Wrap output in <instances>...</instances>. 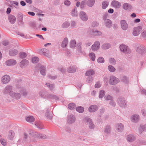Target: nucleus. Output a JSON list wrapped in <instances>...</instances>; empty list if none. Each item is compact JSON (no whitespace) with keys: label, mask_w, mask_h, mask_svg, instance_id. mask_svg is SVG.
I'll return each instance as SVG.
<instances>
[{"label":"nucleus","mask_w":146,"mask_h":146,"mask_svg":"<svg viewBox=\"0 0 146 146\" xmlns=\"http://www.w3.org/2000/svg\"><path fill=\"white\" fill-rule=\"evenodd\" d=\"M117 103L122 108H125L127 106V103L125 99L121 97H119L117 99Z\"/></svg>","instance_id":"obj_3"},{"label":"nucleus","mask_w":146,"mask_h":146,"mask_svg":"<svg viewBox=\"0 0 146 146\" xmlns=\"http://www.w3.org/2000/svg\"><path fill=\"white\" fill-rule=\"evenodd\" d=\"M105 91L103 90H101L100 92V94L99 95V98H102L103 97L104 95H105Z\"/></svg>","instance_id":"obj_57"},{"label":"nucleus","mask_w":146,"mask_h":146,"mask_svg":"<svg viewBox=\"0 0 146 146\" xmlns=\"http://www.w3.org/2000/svg\"><path fill=\"white\" fill-rule=\"evenodd\" d=\"M93 34L94 35L100 36L102 34V33L101 31L96 30L95 31H93Z\"/></svg>","instance_id":"obj_52"},{"label":"nucleus","mask_w":146,"mask_h":146,"mask_svg":"<svg viewBox=\"0 0 146 146\" xmlns=\"http://www.w3.org/2000/svg\"><path fill=\"white\" fill-rule=\"evenodd\" d=\"M95 3V0H88L86 2L87 5L89 7H92Z\"/></svg>","instance_id":"obj_36"},{"label":"nucleus","mask_w":146,"mask_h":146,"mask_svg":"<svg viewBox=\"0 0 146 146\" xmlns=\"http://www.w3.org/2000/svg\"><path fill=\"white\" fill-rule=\"evenodd\" d=\"M108 14L107 12L105 13L102 16V21L104 26L107 28L110 29L112 25V23L111 21L108 19Z\"/></svg>","instance_id":"obj_1"},{"label":"nucleus","mask_w":146,"mask_h":146,"mask_svg":"<svg viewBox=\"0 0 146 146\" xmlns=\"http://www.w3.org/2000/svg\"><path fill=\"white\" fill-rule=\"evenodd\" d=\"M111 5L115 8H119L121 6L120 3L116 1H113L111 3Z\"/></svg>","instance_id":"obj_22"},{"label":"nucleus","mask_w":146,"mask_h":146,"mask_svg":"<svg viewBox=\"0 0 146 146\" xmlns=\"http://www.w3.org/2000/svg\"><path fill=\"white\" fill-rule=\"evenodd\" d=\"M76 107V105L74 103H72L69 104L68 108L72 110L74 109Z\"/></svg>","instance_id":"obj_49"},{"label":"nucleus","mask_w":146,"mask_h":146,"mask_svg":"<svg viewBox=\"0 0 146 146\" xmlns=\"http://www.w3.org/2000/svg\"><path fill=\"white\" fill-rule=\"evenodd\" d=\"M46 85L47 86V87L49 88L51 90H52L54 88V84H50L49 83H46Z\"/></svg>","instance_id":"obj_47"},{"label":"nucleus","mask_w":146,"mask_h":146,"mask_svg":"<svg viewBox=\"0 0 146 146\" xmlns=\"http://www.w3.org/2000/svg\"><path fill=\"white\" fill-rule=\"evenodd\" d=\"M75 117L73 114L69 115L68 116L67 122L68 123L71 124L75 121Z\"/></svg>","instance_id":"obj_10"},{"label":"nucleus","mask_w":146,"mask_h":146,"mask_svg":"<svg viewBox=\"0 0 146 146\" xmlns=\"http://www.w3.org/2000/svg\"><path fill=\"white\" fill-rule=\"evenodd\" d=\"M49 110L48 109H47L46 111V115L47 117V118L49 119H52V114H50L49 112Z\"/></svg>","instance_id":"obj_41"},{"label":"nucleus","mask_w":146,"mask_h":146,"mask_svg":"<svg viewBox=\"0 0 146 146\" xmlns=\"http://www.w3.org/2000/svg\"><path fill=\"white\" fill-rule=\"evenodd\" d=\"M17 63L16 61L13 59L9 60L6 61L5 64L6 65L10 66L11 65H14Z\"/></svg>","instance_id":"obj_14"},{"label":"nucleus","mask_w":146,"mask_h":146,"mask_svg":"<svg viewBox=\"0 0 146 146\" xmlns=\"http://www.w3.org/2000/svg\"><path fill=\"white\" fill-rule=\"evenodd\" d=\"M109 3L108 1H104L102 2V8L103 9H105L108 6Z\"/></svg>","instance_id":"obj_37"},{"label":"nucleus","mask_w":146,"mask_h":146,"mask_svg":"<svg viewBox=\"0 0 146 146\" xmlns=\"http://www.w3.org/2000/svg\"><path fill=\"white\" fill-rule=\"evenodd\" d=\"M26 121L29 122H32L34 121L35 118L29 115L27 116L26 118Z\"/></svg>","instance_id":"obj_35"},{"label":"nucleus","mask_w":146,"mask_h":146,"mask_svg":"<svg viewBox=\"0 0 146 146\" xmlns=\"http://www.w3.org/2000/svg\"><path fill=\"white\" fill-rule=\"evenodd\" d=\"M110 47V44L108 43L104 44L102 46V48L104 49H107Z\"/></svg>","instance_id":"obj_40"},{"label":"nucleus","mask_w":146,"mask_h":146,"mask_svg":"<svg viewBox=\"0 0 146 146\" xmlns=\"http://www.w3.org/2000/svg\"><path fill=\"white\" fill-rule=\"evenodd\" d=\"M100 47V42L98 41H96L93 44L91 47L92 50L93 51H95L98 50Z\"/></svg>","instance_id":"obj_8"},{"label":"nucleus","mask_w":146,"mask_h":146,"mask_svg":"<svg viewBox=\"0 0 146 146\" xmlns=\"http://www.w3.org/2000/svg\"><path fill=\"white\" fill-rule=\"evenodd\" d=\"M121 80L125 83H127L129 82L127 78L125 76H123L121 77Z\"/></svg>","instance_id":"obj_50"},{"label":"nucleus","mask_w":146,"mask_h":146,"mask_svg":"<svg viewBox=\"0 0 146 146\" xmlns=\"http://www.w3.org/2000/svg\"><path fill=\"white\" fill-rule=\"evenodd\" d=\"M70 23L68 22H64L62 25V27L63 28H67L69 26Z\"/></svg>","instance_id":"obj_48"},{"label":"nucleus","mask_w":146,"mask_h":146,"mask_svg":"<svg viewBox=\"0 0 146 146\" xmlns=\"http://www.w3.org/2000/svg\"><path fill=\"white\" fill-rule=\"evenodd\" d=\"M18 51L15 49H13L10 50L9 51V55L11 56H14L18 54Z\"/></svg>","instance_id":"obj_24"},{"label":"nucleus","mask_w":146,"mask_h":146,"mask_svg":"<svg viewBox=\"0 0 146 146\" xmlns=\"http://www.w3.org/2000/svg\"><path fill=\"white\" fill-rule=\"evenodd\" d=\"M94 73L95 72L94 70L90 69L86 72L85 74V75L88 76H92V75H94Z\"/></svg>","instance_id":"obj_34"},{"label":"nucleus","mask_w":146,"mask_h":146,"mask_svg":"<svg viewBox=\"0 0 146 146\" xmlns=\"http://www.w3.org/2000/svg\"><path fill=\"white\" fill-rule=\"evenodd\" d=\"M8 19L10 23L11 24H14L16 21V19L15 17L11 14L9 15Z\"/></svg>","instance_id":"obj_20"},{"label":"nucleus","mask_w":146,"mask_h":146,"mask_svg":"<svg viewBox=\"0 0 146 146\" xmlns=\"http://www.w3.org/2000/svg\"><path fill=\"white\" fill-rule=\"evenodd\" d=\"M139 133L141 134L143 131L146 132V124L141 126L139 129Z\"/></svg>","instance_id":"obj_31"},{"label":"nucleus","mask_w":146,"mask_h":146,"mask_svg":"<svg viewBox=\"0 0 146 146\" xmlns=\"http://www.w3.org/2000/svg\"><path fill=\"white\" fill-rule=\"evenodd\" d=\"M10 77L8 75H5L3 76L2 78V82L3 84L8 83L10 80Z\"/></svg>","instance_id":"obj_15"},{"label":"nucleus","mask_w":146,"mask_h":146,"mask_svg":"<svg viewBox=\"0 0 146 146\" xmlns=\"http://www.w3.org/2000/svg\"><path fill=\"white\" fill-rule=\"evenodd\" d=\"M142 30V27L141 26H139L134 28L133 32V35L134 36H137L140 33Z\"/></svg>","instance_id":"obj_7"},{"label":"nucleus","mask_w":146,"mask_h":146,"mask_svg":"<svg viewBox=\"0 0 146 146\" xmlns=\"http://www.w3.org/2000/svg\"><path fill=\"white\" fill-rule=\"evenodd\" d=\"M64 4L68 6L70 5V1L66 0L64 1Z\"/></svg>","instance_id":"obj_64"},{"label":"nucleus","mask_w":146,"mask_h":146,"mask_svg":"<svg viewBox=\"0 0 146 146\" xmlns=\"http://www.w3.org/2000/svg\"><path fill=\"white\" fill-rule=\"evenodd\" d=\"M68 41L67 38H65L62 41L61 44V46L62 47L64 48L66 47L68 44Z\"/></svg>","instance_id":"obj_33"},{"label":"nucleus","mask_w":146,"mask_h":146,"mask_svg":"<svg viewBox=\"0 0 146 146\" xmlns=\"http://www.w3.org/2000/svg\"><path fill=\"white\" fill-rule=\"evenodd\" d=\"M109 104L113 107H114L115 106V103L113 99L110 101Z\"/></svg>","instance_id":"obj_62"},{"label":"nucleus","mask_w":146,"mask_h":146,"mask_svg":"<svg viewBox=\"0 0 146 146\" xmlns=\"http://www.w3.org/2000/svg\"><path fill=\"white\" fill-rule=\"evenodd\" d=\"M99 25V23L96 21H93L92 24V26L93 27H95L98 26Z\"/></svg>","instance_id":"obj_60"},{"label":"nucleus","mask_w":146,"mask_h":146,"mask_svg":"<svg viewBox=\"0 0 146 146\" xmlns=\"http://www.w3.org/2000/svg\"><path fill=\"white\" fill-rule=\"evenodd\" d=\"M98 109V107L96 105H94L91 106L89 108L88 110L90 112H94Z\"/></svg>","instance_id":"obj_19"},{"label":"nucleus","mask_w":146,"mask_h":146,"mask_svg":"<svg viewBox=\"0 0 146 146\" xmlns=\"http://www.w3.org/2000/svg\"><path fill=\"white\" fill-rule=\"evenodd\" d=\"M98 62L99 63H103L104 62V58L102 57H100L97 60Z\"/></svg>","instance_id":"obj_56"},{"label":"nucleus","mask_w":146,"mask_h":146,"mask_svg":"<svg viewBox=\"0 0 146 146\" xmlns=\"http://www.w3.org/2000/svg\"><path fill=\"white\" fill-rule=\"evenodd\" d=\"M89 56L90 60H92L93 61H95L96 58V56L94 53L93 52L90 53L89 54Z\"/></svg>","instance_id":"obj_42"},{"label":"nucleus","mask_w":146,"mask_h":146,"mask_svg":"<svg viewBox=\"0 0 146 146\" xmlns=\"http://www.w3.org/2000/svg\"><path fill=\"white\" fill-rule=\"evenodd\" d=\"M29 135L32 137L36 138L38 132L32 130H30L29 131Z\"/></svg>","instance_id":"obj_30"},{"label":"nucleus","mask_w":146,"mask_h":146,"mask_svg":"<svg viewBox=\"0 0 146 146\" xmlns=\"http://www.w3.org/2000/svg\"><path fill=\"white\" fill-rule=\"evenodd\" d=\"M76 45V41L75 40H72L70 42V46L71 48H74Z\"/></svg>","instance_id":"obj_45"},{"label":"nucleus","mask_w":146,"mask_h":146,"mask_svg":"<svg viewBox=\"0 0 146 146\" xmlns=\"http://www.w3.org/2000/svg\"><path fill=\"white\" fill-rule=\"evenodd\" d=\"M76 70V67L75 66H70L67 69V71L70 73L75 72Z\"/></svg>","instance_id":"obj_23"},{"label":"nucleus","mask_w":146,"mask_h":146,"mask_svg":"<svg viewBox=\"0 0 146 146\" xmlns=\"http://www.w3.org/2000/svg\"><path fill=\"white\" fill-rule=\"evenodd\" d=\"M81 19L83 21H86L88 19V17L85 13L83 11H81L80 14Z\"/></svg>","instance_id":"obj_13"},{"label":"nucleus","mask_w":146,"mask_h":146,"mask_svg":"<svg viewBox=\"0 0 146 146\" xmlns=\"http://www.w3.org/2000/svg\"><path fill=\"white\" fill-rule=\"evenodd\" d=\"M119 82V80L114 76H111L110 78V84L112 85L116 84Z\"/></svg>","instance_id":"obj_6"},{"label":"nucleus","mask_w":146,"mask_h":146,"mask_svg":"<svg viewBox=\"0 0 146 146\" xmlns=\"http://www.w3.org/2000/svg\"><path fill=\"white\" fill-rule=\"evenodd\" d=\"M141 36L144 39H146V31H144L141 34Z\"/></svg>","instance_id":"obj_63"},{"label":"nucleus","mask_w":146,"mask_h":146,"mask_svg":"<svg viewBox=\"0 0 146 146\" xmlns=\"http://www.w3.org/2000/svg\"><path fill=\"white\" fill-rule=\"evenodd\" d=\"M46 67L45 66H41L40 68V73L43 76L46 75Z\"/></svg>","instance_id":"obj_18"},{"label":"nucleus","mask_w":146,"mask_h":146,"mask_svg":"<svg viewBox=\"0 0 146 146\" xmlns=\"http://www.w3.org/2000/svg\"><path fill=\"white\" fill-rule=\"evenodd\" d=\"M93 81V78L92 76H88L86 79V82L88 83H91Z\"/></svg>","instance_id":"obj_55"},{"label":"nucleus","mask_w":146,"mask_h":146,"mask_svg":"<svg viewBox=\"0 0 146 146\" xmlns=\"http://www.w3.org/2000/svg\"><path fill=\"white\" fill-rule=\"evenodd\" d=\"M28 63V60L25 59H23L20 63V66L21 67L23 68L24 66L27 65Z\"/></svg>","instance_id":"obj_27"},{"label":"nucleus","mask_w":146,"mask_h":146,"mask_svg":"<svg viewBox=\"0 0 146 146\" xmlns=\"http://www.w3.org/2000/svg\"><path fill=\"white\" fill-rule=\"evenodd\" d=\"M35 125L36 127L39 129H44L43 127V124L40 122H35Z\"/></svg>","instance_id":"obj_38"},{"label":"nucleus","mask_w":146,"mask_h":146,"mask_svg":"<svg viewBox=\"0 0 146 146\" xmlns=\"http://www.w3.org/2000/svg\"><path fill=\"white\" fill-rule=\"evenodd\" d=\"M12 89V86L9 85H8L5 87L4 90V93L6 94L9 93L10 95V93L12 92H11Z\"/></svg>","instance_id":"obj_16"},{"label":"nucleus","mask_w":146,"mask_h":146,"mask_svg":"<svg viewBox=\"0 0 146 146\" xmlns=\"http://www.w3.org/2000/svg\"><path fill=\"white\" fill-rule=\"evenodd\" d=\"M15 136V133L14 131L12 130H9L8 135V138L10 140H13Z\"/></svg>","instance_id":"obj_17"},{"label":"nucleus","mask_w":146,"mask_h":146,"mask_svg":"<svg viewBox=\"0 0 146 146\" xmlns=\"http://www.w3.org/2000/svg\"><path fill=\"white\" fill-rule=\"evenodd\" d=\"M84 121L86 123L87 125H88L89 129H92L94 128V125L91 118L86 117L84 119Z\"/></svg>","instance_id":"obj_5"},{"label":"nucleus","mask_w":146,"mask_h":146,"mask_svg":"<svg viewBox=\"0 0 146 146\" xmlns=\"http://www.w3.org/2000/svg\"><path fill=\"white\" fill-rule=\"evenodd\" d=\"M120 23L122 29L123 30H126L128 28V26L126 21L123 20L121 21Z\"/></svg>","instance_id":"obj_11"},{"label":"nucleus","mask_w":146,"mask_h":146,"mask_svg":"<svg viewBox=\"0 0 146 146\" xmlns=\"http://www.w3.org/2000/svg\"><path fill=\"white\" fill-rule=\"evenodd\" d=\"M135 48L136 52L138 53L143 54H144L146 51V48L145 46L142 44H136L135 45Z\"/></svg>","instance_id":"obj_2"},{"label":"nucleus","mask_w":146,"mask_h":146,"mask_svg":"<svg viewBox=\"0 0 146 146\" xmlns=\"http://www.w3.org/2000/svg\"><path fill=\"white\" fill-rule=\"evenodd\" d=\"M127 139L128 141L132 142L135 140V138L133 135L130 134L127 136Z\"/></svg>","instance_id":"obj_26"},{"label":"nucleus","mask_w":146,"mask_h":146,"mask_svg":"<svg viewBox=\"0 0 146 146\" xmlns=\"http://www.w3.org/2000/svg\"><path fill=\"white\" fill-rule=\"evenodd\" d=\"M120 50L125 54H129L131 52V50L129 47L125 44H122L119 46Z\"/></svg>","instance_id":"obj_4"},{"label":"nucleus","mask_w":146,"mask_h":146,"mask_svg":"<svg viewBox=\"0 0 146 146\" xmlns=\"http://www.w3.org/2000/svg\"><path fill=\"white\" fill-rule=\"evenodd\" d=\"M39 60V59L37 57H34L32 58V61L34 63H37Z\"/></svg>","instance_id":"obj_54"},{"label":"nucleus","mask_w":146,"mask_h":146,"mask_svg":"<svg viewBox=\"0 0 146 146\" xmlns=\"http://www.w3.org/2000/svg\"><path fill=\"white\" fill-rule=\"evenodd\" d=\"M10 96L13 98L18 100L21 97V94L19 93L12 92L10 93Z\"/></svg>","instance_id":"obj_12"},{"label":"nucleus","mask_w":146,"mask_h":146,"mask_svg":"<svg viewBox=\"0 0 146 146\" xmlns=\"http://www.w3.org/2000/svg\"><path fill=\"white\" fill-rule=\"evenodd\" d=\"M77 8L75 7L73 10H72V15L73 16H76L77 14V11L76 10Z\"/></svg>","instance_id":"obj_53"},{"label":"nucleus","mask_w":146,"mask_h":146,"mask_svg":"<svg viewBox=\"0 0 146 146\" xmlns=\"http://www.w3.org/2000/svg\"><path fill=\"white\" fill-rule=\"evenodd\" d=\"M84 108L81 106L77 107L76 108L77 111L80 113H82L84 111Z\"/></svg>","instance_id":"obj_44"},{"label":"nucleus","mask_w":146,"mask_h":146,"mask_svg":"<svg viewBox=\"0 0 146 146\" xmlns=\"http://www.w3.org/2000/svg\"><path fill=\"white\" fill-rule=\"evenodd\" d=\"M46 136L45 135L38 133L36 138L42 139H46Z\"/></svg>","instance_id":"obj_32"},{"label":"nucleus","mask_w":146,"mask_h":146,"mask_svg":"<svg viewBox=\"0 0 146 146\" xmlns=\"http://www.w3.org/2000/svg\"><path fill=\"white\" fill-rule=\"evenodd\" d=\"M1 144L4 146H5L6 145V142L5 140L4 139L1 138Z\"/></svg>","instance_id":"obj_61"},{"label":"nucleus","mask_w":146,"mask_h":146,"mask_svg":"<svg viewBox=\"0 0 146 146\" xmlns=\"http://www.w3.org/2000/svg\"><path fill=\"white\" fill-rule=\"evenodd\" d=\"M82 42H78L77 44V49L78 52L81 53L82 52Z\"/></svg>","instance_id":"obj_43"},{"label":"nucleus","mask_w":146,"mask_h":146,"mask_svg":"<svg viewBox=\"0 0 146 146\" xmlns=\"http://www.w3.org/2000/svg\"><path fill=\"white\" fill-rule=\"evenodd\" d=\"M105 100H110V101L113 99L112 96L110 95H108L107 96H105L104 97Z\"/></svg>","instance_id":"obj_59"},{"label":"nucleus","mask_w":146,"mask_h":146,"mask_svg":"<svg viewBox=\"0 0 146 146\" xmlns=\"http://www.w3.org/2000/svg\"><path fill=\"white\" fill-rule=\"evenodd\" d=\"M117 131L119 132H121L124 129V126L121 123L118 124L117 126Z\"/></svg>","instance_id":"obj_29"},{"label":"nucleus","mask_w":146,"mask_h":146,"mask_svg":"<svg viewBox=\"0 0 146 146\" xmlns=\"http://www.w3.org/2000/svg\"><path fill=\"white\" fill-rule=\"evenodd\" d=\"M109 61L110 64L114 65L116 63V61L113 58H111L109 59Z\"/></svg>","instance_id":"obj_58"},{"label":"nucleus","mask_w":146,"mask_h":146,"mask_svg":"<svg viewBox=\"0 0 146 146\" xmlns=\"http://www.w3.org/2000/svg\"><path fill=\"white\" fill-rule=\"evenodd\" d=\"M46 97L48 99H54L55 100H58L59 99L57 96L50 94H48Z\"/></svg>","instance_id":"obj_28"},{"label":"nucleus","mask_w":146,"mask_h":146,"mask_svg":"<svg viewBox=\"0 0 146 146\" xmlns=\"http://www.w3.org/2000/svg\"><path fill=\"white\" fill-rule=\"evenodd\" d=\"M139 117L137 115H134L131 117V119L133 122H136L139 120Z\"/></svg>","instance_id":"obj_21"},{"label":"nucleus","mask_w":146,"mask_h":146,"mask_svg":"<svg viewBox=\"0 0 146 146\" xmlns=\"http://www.w3.org/2000/svg\"><path fill=\"white\" fill-rule=\"evenodd\" d=\"M19 57L21 58H25L27 56V53L25 52H21L19 54Z\"/></svg>","instance_id":"obj_46"},{"label":"nucleus","mask_w":146,"mask_h":146,"mask_svg":"<svg viewBox=\"0 0 146 146\" xmlns=\"http://www.w3.org/2000/svg\"><path fill=\"white\" fill-rule=\"evenodd\" d=\"M111 131V127L110 125H107L105 127L104 132L107 134H109Z\"/></svg>","instance_id":"obj_39"},{"label":"nucleus","mask_w":146,"mask_h":146,"mask_svg":"<svg viewBox=\"0 0 146 146\" xmlns=\"http://www.w3.org/2000/svg\"><path fill=\"white\" fill-rule=\"evenodd\" d=\"M108 68L109 70L111 72H113L115 70V69L114 67L111 65L108 66Z\"/></svg>","instance_id":"obj_51"},{"label":"nucleus","mask_w":146,"mask_h":146,"mask_svg":"<svg viewBox=\"0 0 146 146\" xmlns=\"http://www.w3.org/2000/svg\"><path fill=\"white\" fill-rule=\"evenodd\" d=\"M38 51L40 54H42L46 57H49L50 56L48 50L46 48H42L39 50Z\"/></svg>","instance_id":"obj_9"},{"label":"nucleus","mask_w":146,"mask_h":146,"mask_svg":"<svg viewBox=\"0 0 146 146\" xmlns=\"http://www.w3.org/2000/svg\"><path fill=\"white\" fill-rule=\"evenodd\" d=\"M123 8L125 10H129L132 8V7L131 5L127 3H124L123 6Z\"/></svg>","instance_id":"obj_25"}]
</instances>
